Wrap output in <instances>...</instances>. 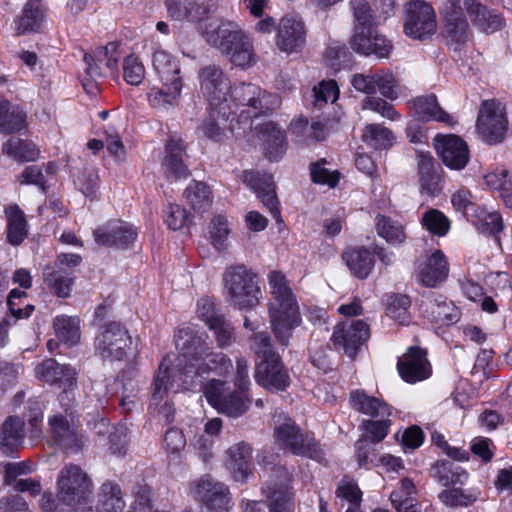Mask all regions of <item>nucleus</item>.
I'll return each instance as SVG.
<instances>
[{"mask_svg":"<svg viewBox=\"0 0 512 512\" xmlns=\"http://www.w3.org/2000/svg\"><path fill=\"white\" fill-rule=\"evenodd\" d=\"M179 351L174 364L169 366L165 358L156 373L149 410L161 416L166 423L174 420V407L169 400L170 392L180 389L190 390L195 387L198 376L211 371L219 374L228 372L232 362L222 352H215L204 331L194 327L179 329L176 339Z\"/></svg>","mask_w":512,"mask_h":512,"instance_id":"1","label":"nucleus"},{"mask_svg":"<svg viewBox=\"0 0 512 512\" xmlns=\"http://www.w3.org/2000/svg\"><path fill=\"white\" fill-rule=\"evenodd\" d=\"M56 495L45 492L40 500L42 512H93L81 509L93 494V482L78 465H65L56 480Z\"/></svg>","mask_w":512,"mask_h":512,"instance_id":"2","label":"nucleus"},{"mask_svg":"<svg viewBox=\"0 0 512 512\" xmlns=\"http://www.w3.org/2000/svg\"><path fill=\"white\" fill-rule=\"evenodd\" d=\"M267 279L271 294L268 302L271 330L277 341L287 347L294 329L302 323L300 308L296 296L282 272L271 271Z\"/></svg>","mask_w":512,"mask_h":512,"instance_id":"3","label":"nucleus"},{"mask_svg":"<svg viewBox=\"0 0 512 512\" xmlns=\"http://www.w3.org/2000/svg\"><path fill=\"white\" fill-rule=\"evenodd\" d=\"M152 66L161 87H153L150 90L148 101L152 107L166 110L179 101L184 85L180 75L181 65L179 60L168 52L157 50L152 56Z\"/></svg>","mask_w":512,"mask_h":512,"instance_id":"4","label":"nucleus"},{"mask_svg":"<svg viewBox=\"0 0 512 512\" xmlns=\"http://www.w3.org/2000/svg\"><path fill=\"white\" fill-rule=\"evenodd\" d=\"M205 39L238 67H249L255 62L252 41L236 22L222 21L214 30L205 33Z\"/></svg>","mask_w":512,"mask_h":512,"instance_id":"5","label":"nucleus"},{"mask_svg":"<svg viewBox=\"0 0 512 512\" xmlns=\"http://www.w3.org/2000/svg\"><path fill=\"white\" fill-rule=\"evenodd\" d=\"M223 292L227 301L238 309L256 306L262 292L257 275L244 265H232L223 274Z\"/></svg>","mask_w":512,"mask_h":512,"instance_id":"6","label":"nucleus"},{"mask_svg":"<svg viewBox=\"0 0 512 512\" xmlns=\"http://www.w3.org/2000/svg\"><path fill=\"white\" fill-rule=\"evenodd\" d=\"M273 423L275 441L281 448L293 455L309 457L317 461L323 459V452L315 440L310 435L302 433L295 421L283 411H275Z\"/></svg>","mask_w":512,"mask_h":512,"instance_id":"7","label":"nucleus"},{"mask_svg":"<svg viewBox=\"0 0 512 512\" xmlns=\"http://www.w3.org/2000/svg\"><path fill=\"white\" fill-rule=\"evenodd\" d=\"M257 458L260 465L273 472L262 488L268 500L269 512H293L294 504L288 489V470L283 466H276L277 455L269 451H262Z\"/></svg>","mask_w":512,"mask_h":512,"instance_id":"8","label":"nucleus"},{"mask_svg":"<svg viewBox=\"0 0 512 512\" xmlns=\"http://www.w3.org/2000/svg\"><path fill=\"white\" fill-rule=\"evenodd\" d=\"M280 98L276 94H270L252 83H241L231 87L228 95V103L236 112L238 107H248L241 114L247 113L246 118H257L260 114H266L280 106Z\"/></svg>","mask_w":512,"mask_h":512,"instance_id":"9","label":"nucleus"},{"mask_svg":"<svg viewBox=\"0 0 512 512\" xmlns=\"http://www.w3.org/2000/svg\"><path fill=\"white\" fill-rule=\"evenodd\" d=\"M207 401L220 413L229 417L242 416L250 406L247 390H230L229 385L221 380L212 379L204 386Z\"/></svg>","mask_w":512,"mask_h":512,"instance_id":"10","label":"nucleus"},{"mask_svg":"<svg viewBox=\"0 0 512 512\" xmlns=\"http://www.w3.org/2000/svg\"><path fill=\"white\" fill-rule=\"evenodd\" d=\"M439 11L443 18L442 34L454 50L461 49L470 39L471 30L461 0H439Z\"/></svg>","mask_w":512,"mask_h":512,"instance_id":"11","label":"nucleus"},{"mask_svg":"<svg viewBox=\"0 0 512 512\" xmlns=\"http://www.w3.org/2000/svg\"><path fill=\"white\" fill-rule=\"evenodd\" d=\"M132 336L118 322H110L103 326L95 338V351L103 359L122 361L132 352Z\"/></svg>","mask_w":512,"mask_h":512,"instance_id":"12","label":"nucleus"},{"mask_svg":"<svg viewBox=\"0 0 512 512\" xmlns=\"http://www.w3.org/2000/svg\"><path fill=\"white\" fill-rule=\"evenodd\" d=\"M481 139L488 144L501 142L508 130L504 106L496 100L482 102L476 123Z\"/></svg>","mask_w":512,"mask_h":512,"instance_id":"13","label":"nucleus"},{"mask_svg":"<svg viewBox=\"0 0 512 512\" xmlns=\"http://www.w3.org/2000/svg\"><path fill=\"white\" fill-rule=\"evenodd\" d=\"M436 15L430 4L412 0L405 5L404 31L411 38L424 40L436 32Z\"/></svg>","mask_w":512,"mask_h":512,"instance_id":"14","label":"nucleus"},{"mask_svg":"<svg viewBox=\"0 0 512 512\" xmlns=\"http://www.w3.org/2000/svg\"><path fill=\"white\" fill-rule=\"evenodd\" d=\"M350 82L356 91L366 95L379 91L383 97L390 100L399 96L398 80L390 70L379 69L356 73L351 76Z\"/></svg>","mask_w":512,"mask_h":512,"instance_id":"15","label":"nucleus"},{"mask_svg":"<svg viewBox=\"0 0 512 512\" xmlns=\"http://www.w3.org/2000/svg\"><path fill=\"white\" fill-rule=\"evenodd\" d=\"M200 91L209 105L214 107L228 103L231 82L224 70L216 64H208L198 71Z\"/></svg>","mask_w":512,"mask_h":512,"instance_id":"16","label":"nucleus"},{"mask_svg":"<svg viewBox=\"0 0 512 512\" xmlns=\"http://www.w3.org/2000/svg\"><path fill=\"white\" fill-rule=\"evenodd\" d=\"M190 493L194 499L202 502L209 510L226 512L231 505L228 487L210 476H203L190 484Z\"/></svg>","mask_w":512,"mask_h":512,"instance_id":"17","label":"nucleus"},{"mask_svg":"<svg viewBox=\"0 0 512 512\" xmlns=\"http://www.w3.org/2000/svg\"><path fill=\"white\" fill-rule=\"evenodd\" d=\"M370 337L369 326L362 320L345 321L335 326L331 341L336 349H343L350 358Z\"/></svg>","mask_w":512,"mask_h":512,"instance_id":"18","label":"nucleus"},{"mask_svg":"<svg viewBox=\"0 0 512 512\" xmlns=\"http://www.w3.org/2000/svg\"><path fill=\"white\" fill-rule=\"evenodd\" d=\"M351 46L358 53L378 58L388 57L392 50L390 41L379 34L374 25L355 26Z\"/></svg>","mask_w":512,"mask_h":512,"instance_id":"19","label":"nucleus"},{"mask_svg":"<svg viewBox=\"0 0 512 512\" xmlns=\"http://www.w3.org/2000/svg\"><path fill=\"white\" fill-rule=\"evenodd\" d=\"M243 183L253 190L270 214L278 222H282L279 200L275 192L272 176L258 171H244L242 174Z\"/></svg>","mask_w":512,"mask_h":512,"instance_id":"20","label":"nucleus"},{"mask_svg":"<svg viewBox=\"0 0 512 512\" xmlns=\"http://www.w3.org/2000/svg\"><path fill=\"white\" fill-rule=\"evenodd\" d=\"M255 379L259 385L272 392L284 391L291 383V378L279 355L260 360L256 366Z\"/></svg>","mask_w":512,"mask_h":512,"instance_id":"21","label":"nucleus"},{"mask_svg":"<svg viewBox=\"0 0 512 512\" xmlns=\"http://www.w3.org/2000/svg\"><path fill=\"white\" fill-rule=\"evenodd\" d=\"M397 369L401 378L408 383L423 381L431 375L426 351L416 346L408 348L399 358Z\"/></svg>","mask_w":512,"mask_h":512,"instance_id":"22","label":"nucleus"},{"mask_svg":"<svg viewBox=\"0 0 512 512\" xmlns=\"http://www.w3.org/2000/svg\"><path fill=\"white\" fill-rule=\"evenodd\" d=\"M472 26L484 34H493L501 30L505 21L496 10L488 8L478 0H461Z\"/></svg>","mask_w":512,"mask_h":512,"instance_id":"23","label":"nucleus"},{"mask_svg":"<svg viewBox=\"0 0 512 512\" xmlns=\"http://www.w3.org/2000/svg\"><path fill=\"white\" fill-rule=\"evenodd\" d=\"M185 149V144L181 138L171 136L168 139L165 146V156L161 164L162 172L167 181L175 182L190 176L184 161Z\"/></svg>","mask_w":512,"mask_h":512,"instance_id":"24","label":"nucleus"},{"mask_svg":"<svg viewBox=\"0 0 512 512\" xmlns=\"http://www.w3.org/2000/svg\"><path fill=\"white\" fill-rule=\"evenodd\" d=\"M435 149L443 163L455 170L463 169L469 160V149L464 140L456 135H437Z\"/></svg>","mask_w":512,"mask_h":512,"instance_id":"25","label":"nucleus"},{"mask_svg":"<svg viewBox=\"0 0 512 512\" xmlns=\"http://www.w3.org/2000/svg\"><path fill=\"white\" fill-rule=\"evenodd\" d=\"M165 4L171 19L199 23L208 18L215 0H166Z\"/></svg>","mask_w":512,"mask_h":512,"instance_id":"26","label":"nucleus"},{"mask_svg":"<svg viewBox=\"0 0 512 512\" xmlns=\"http://www.w3.org/2000/svg\"><path fill=\"white\" fill-rule=\"evenodd\" d=\"M93 235L99 245L125 249L135 241L137 232L129 223L111 221L97 228Z\"/></svg>","mask_w":512,"mask_h":512,"instance_id":"27","label":"nucleus"},{"mask_svg":"<svg viewBox=\"0 0 512 512\" xmlns=\"http://www.w3.org/2000/svg\"><path fill=\"white\" fill-rule=\"evenodd\" d=\"M306 43V30L303 22L295 17L286 16L281 19L276 45L286 53L298 52Z\"/></svg>","mask_w":512,"mask_h":512,"instance_id":"28","label":"nucleus"},{"mask_svg":"<svg viewBox=\"0 0 512 512\" xmlns=\"http://www.w3.org/2000/svg\"><path fill=\"white\" fill-rule=\"evenodd\" d=\"M413 115L420 121H437L452 126L455 122L438 103L434 94L418 96L408 102Z\"/></svg>","mask_w":512,"mask_h":512,"instance_id":"29","label":"nucleus"},{"mask_svg":"<svg viewBox=\"0 0 512 512\" xmlns=\"http://www.w3.org/2000/svg\"><path fill=\"white\" fill-rule=\"evenodd\" d=\"M35 375L47 383L58 387L76 385V371L69 365H61L54 359H46L35 368Z\"/></svg>","mask_w":512,"mask_h":512,"instance_id":"30","label":"nucleus"},{"mask_svg":"<svg viewBox=\"0 0 512 512\" xmlns=\"http://www.w3.org/2000/svg\"><path fill=\"white\" fill-rule=\"evenodd\" d=\"M46 25V9L40 0H28L15 20L18 35L40 33Z\"/></svg>","mask_w":512,"mask_h":512,"instance_id":"31","label":"nucleus"},{"mask_svg":"<svg viewBox=\"0 0 512 512\" xmlns=\"http://www.w3.org/2000/svg\"><path fill=\"white\" fill-rule=\"evenodd\" d=\"M210 106L208 117L204 120L202 130L204 135L214 141H221L226 136L228 129L227 122L230 117L235 114L231 104H224L214 107ZM229 129L233 132L234 127L231 125Z\"/></svg>","mask_w":512,"mask_h":512,"instance_id":"32","label":"nucleus"},{"mask_svg":"<svg viewBox=\"0 0 512 512\" xmlns=\"http://www.w3.org/2000/svg\"><path fill=\"white\" fill-rule=\"evenodd\" d=\"M254 129L267 150L270 160L277 161L285 152V136L273 122L256 123Z\"/></svg>","mask_w":512,"mask_h":512,"instance_id":"33","label":"nucleus"},{"mask_svg":"<svg viewBox=\"0 0 512 512\" xmlns=\"http://www.w3.org/2000/svg\"><path fill=\"white\" fill-rule=\"evenodd\" d=\"M251 447L245 442L231 446L228 451V466L232 470L233 477L238 482H245L252 474L250 468Z\"/></svg>","mask_w":512,"mask_h":512,"instance_id":"34","label":"nucleus"},{"mask_svg":"<svg viewBox=\"0 0 512 512\" xmlns=\"http://www.w3.org/2000/svg\"><path fill=\"white\" fill-rule=\"evenodd\" d=\"M448 264L441 251H435L428 258L419 272L421 283L427 287H435L448 276Z\"/></svg>","mask_w":512,"mask_h":512,"instance_id":"35","label":"nucleus"},{"mask_svg":"<svg viewBox=\"0 0 512 512\" xmlns=\"http://www.w3.org/2000/svg\"><path fill=\"white\" fill-rule=\"evenodd\" d=\"M425 313L431 321L442 325L456 323L460 318L459 309L442 296L429 300L425 304Z\"/></svg>","mask_w":512,"mask_h":512,"instance_id":"36","label":"nucleus"},{"mask_svg":"<svg viewBox=\"0 0 512 512\" xmlns=\"http://www.w3.org/2000/svg\"><path fill=\"white\" fill-rule=\"evenodd\" d=\"M124 507L120 486L110 480L103 482L99 488L97 512H123Z\"/></svg>","mask_w":512,"mask_h":512,"instance_id":"37","label":"nucleus"},{"mask_svg":"<svg viewBox=\"0 0 512 512\" xmlns=\"http://www.w3.org/2000/svg\"><path fill=\"white\" fill-rule=\"evenodd\" d=\"M24 436V422L19 417H8L0 432V449L5 454L12 453L23 442Z\"/></svg>","mask_w":512,"mask_h":512,"instance_id":"38","label":"nucleus"},{"mask_svg":"<svg viewBox=\"0 0 512 512\" xmlns=\"http://www.w3.org/2000/svg\"><path fill=\"white\" fill-rule=\"evenodd\" d=\"M418 174L421 192L435 196L440 190V176L432 156L426 154L418 156Z\"/></svg>","mask_w":512,"mask_h":512,"instance_id":"39","label":"nucleus"},{"mask_svg":"<svg viewBox=\"0 0 512 512\" xmlns=\"http://www.w3.org/2000/svg\"><path fill=\"white\" fill-rule=\"evenodd\" d=\"M51 433L55 443L65 450H79L81 442L77 435L70 429L69 423L65 417L55 415L49 419Z\"/></svg>","mask_w":512,"mask_h":512,"instance_id":"40","label":"nucleus"},{"mask_svg":"<svg viewBox=\"0 0 512 512\" xmlns=\"http://www.w3.org/2000/svg\"><path fill=\"white\" fill-rule=\"evenodd\" d=\"M350 400L352 406L357 411L374 418H385L390 416L388 405L378 398L366 395L364 392L356 390L351 392Z\"/></svg>","mask_w":512,"mask_h":512,"instance_id":"41","label":"nucleus"},{"mask_svg":"<svg viewBox=\"0 0 512 512\" xmlns=\"http://www.w3.org/2000/svg\"><path fill=\"white\" fill-rule=\"evenodd\" d=\"M25 113L0 96V133L12 134L25 126Z\"/></svg>","mask_w":512,"mask_h":512,"instance_id":"42","label":"nucleus"},{"mask_svg":"<svg viewBox=\"0 0 512 512\" xmlns=\"http://www.w3.org/2000/svg\"><path fill=\"white\" fill-rule=\"evenodd\" d=\"M343 259L354 276L365 279L374 267V258L365 248L355 249L343 254Z\"/></svg>","mask_w":512,"mask_h":512,"instance_id":"43","label":"nucleus"},{"mask_svg":"<svg viewBox=\"0 0 512 512\" xmlns=\"http://www.w3.org/2000/svg\"><path fill=\"white\" fill-rule=\"evenodd\" d=\"M43 275L45 283L58 297L66 298L70 295L74 283L73 271L62 267L46 268Z\"/></svg>","mask_w":512,"mask_h":512,"instance_id":"44","label":"nucleus"},{"mask_svg":"<svg viewBox=\"0 0 512 512\" xmlns=\"http://www.w3.org/2000/svg\"><path fill=\"white\" fill-rule=\"evenodd\" d=\"M54 330L58 339L73 346L80 340L79 318L60 315L54 319Z\"/></svg>","mask_w":512,"mask_h":512,"instance_id":"45","label":"nucleus"},{"mask_svg":"<svg viewBox=\"0 0 512 512\" xmlns=\"http://www.w3.org/2000/svg\"><path fill=\"white\" fill-rule=\"evenodd\" d=\"M2 152L18 162L34 161L39 156L35 144L19 138H10L5 142Z\"/></svg>","mask_w":512,"mask_h":512,"instance_id":"46","label":"nucleus"},{"mask_svg":"<svg viewBox=\"0 0 512 512\" xmlns=\"http://www.w3.org/2000/svg\"><path fill=\"white\" fill-rule=\"evenodd\" d=\"M376 230L380 237L392 245H400L406 240L404 226L390 217L378 215L376 217Z\"/></svg>","mask_w":512,"mask_h":512,"instance_id":"47","label":"nucleus"},{"mask_svg":"<svg viewBox=\"0 0 512 512\" xmlns=\"http://www.w3.org/2000/svg\"><path fill=\"white\" fill-rule=\"evenodd\" d=\"M184 196L191 208L197 212H205L212 204L209 187L198 181H193L184 191Z\"/></svg>","mask_w":512,"mask_h":512,"instance_id":"48","label":"nucleus"},{"mask_svg":"<svg viewBox=\"0 0 512 512\" xmlns=\"http://www.w3.org/2000/svg\"><path fill=\"white\" fill-rule=\"evenodd\" d=\"M7 239L12 245H19L27 236V221L17 206L7 211Z\"/></svg>","mask_w":512,"mask_h":512,"instance_id":"49","label":"nucleus"},{"mask_svg":"<svg viewBox=\"0 0 512 512\" xmlns=\"http://www.w3.org/2000/svg\"><path fill=\"white\" fill-rule=\"evenodd\" d=\"M480 495V491L476 488L461 489L450 487L444 489L439 494L441 502L450 507L468 506L474 503Z\"/></svg>","mask_w":512,"mask_h":512,"instance_id":"50","label":"nucleus"},{"mask_svg":"<svg viewBox=\"0 0 512 512\" xmlns=\"http://www.w3.org/2000/svg\"><path fill=\"white\" fill-rule=\"evenodd\" d=\"M363 141L375 149H387L393 143V133L381 124H368L362 135Z\"/></svg>","mask_w":512,"mask_h":512,"instance_id":"51","label":"nucleus"},{"mask_svg":"<svg viewBox=\"0 0 512 512\" xmlns=\"http://www.w3.org/2000/svg\"><path fill=\"white\" fill-rule=\"evenodd\" d=\"M421 224L429 233L439 237L446 235L450 229L449 219L437 209H429L423 213Z\"/></svg>","mask_w":512,"mask_h":512,"instance_id":"52","label":"nucleus"},{"mask_svg":"<svg viewBox=\"0 0 512 512\" xmlns=\"http://www.w3.org/2000/svg\"><path fill=\"white\" fill-rule=\"evenodd\" d=\"M229 232L230 228L225 217L218 215L212 219L209 226V233L215 249L218 251H223L227 248V238Z\"/></svg>","mask_w":512,"mask_h":512,"instance_id":"53","label":"nucleus"},{"mask_svg":"<svg viewBox=\"0 0 512 512\" xmlns=\"http://www.w3.org/2000/svg\"><path fill=\"white\" fill-rule=\"evenodd\" d=\"M118 47L119 44L117 42H110L104 47L97 48L90 55L94 60H97L101 65H104L109 72L113 73L118 67Z\"/></svg>","mask_w":512,"mask_h":512,"instance_id":"54","label":"nucleus"},{"mask_svg":"<svg viewBox=\"0 0 512 512\" xmlns=\"http://www.w3.org/2000/svg\"><path fill=\"white\" fill-rule=\"evenodd\" d=\"M475 226L482 232L495 235L503 229V221L497 212L480 210L475 214Z\"/></svg>","mask_w":512,"mask_h":512,"instance_id":"55","label":"nucleus"},{"mask_svg":"<svg viewBox=\"0 0 512 512\" xmlns=\"http://www.w3.org/2000/svg\"><path fill=\"white\" fill-rule=\"evenodd\" d=\"M361 108L362 110H371L389 120H397L400 118L399 113L395 110L393 105L380 97H365L361 103Z\"/></svg>","mask_w":512,"mask_h":512,"instance_id":"56","label":"nucleus"},{"mask_svg":"<svg viewBox=\"0 0 512 512\" xmlns=\"http://www.w3.org/2000/svg\"><path fill=\"white\" fill-rule=\"evenodd\" d=\"M390 424L388 417L379 418L378 420H365L362 423L366 432L363 437H366L371 443H379L386 437Z\"/></svg>","mask_w":512,"mask_h":512,"instance_id":"57","label":"nucleus"},{"mask_svg":"<svg viewBox=\"0 0 512 512\" xmlns=\"http://www.w3.org/2000/svg\"><path fill=\"white\" fill-rule=\"evenodd\" d=\"M123 76L130 85H139L145 76V68L139 59L134 55H129L124 59Z\"/></svg>","mask_w":512,"mask_h":512,"instance_id":"58","label":"nucleus"},{"mask_svg":"<svg viewBox=\"0 0 512 512\" xmlns=\"http://www.w3.org/2000/svg\"><path fill=\"white\" fill-rule=\"evenodd\" d=\"M250 349L261 358V360H267L268 358H273L278 355L274 351L271 338L266 332L253 334L250 339Z\"/></svg>","mask_w":512,"mask_h":512,"instance_id":"59","label":"nucleus"},{"mask_svg":"<svg viewBox=\"0 0 512 512\" xmlns=\"http://www.w3.org/2000/svg\"><path fill=\"white\" fill-rule=\"evenodd\" d=\"M214 332L217 345L221 349L230 347L236 342V334L232 324L225 318L209 328Z\"/></svg>","mask_w":512,"mask_h":512,"instance_id":"60","label":"nucleus"},{"mask_svg":"<svg viewBox=\"0 0 512 512\" xmlns=\"http://www.w3.org/2000/svg\"><path fill=\"white\" fill-rule=\"evenodd\" d=\"M410 304L408 296L396 295L387 306V315L402 325L406 324L409 321L408 308Z\"/></svg>","mask_w":512,"mask_h":512,"instance_id":"61","label":"nucleus"},{"mask_svg":"<svg viewBox=\"0 0 512 512\" xmlns=\"http://www.w3.org/2000/svg\"><path fill=\"white\" fill-rule=\"evenodd\" d=\"M98 183V173L92 169H84L74 179V185L87 197L95 196Z\"/></svg>","mask_w":512,"mask_h":512,"instance_id":"62","label":"nucleus"},{"mask_svg":"<svg viewBox=\"0 0 512 512\" xmlns=\"http://www.w3.org/2000/svg\"><path fill=\"white\" fill-rule=\"evenodd\" d=\"M197 315L208 328L225 318L224 315L216 309L215 303L209 298H201L197 302Z\"/></svg>","mask_w":512,"mask_h":512,"instance_id":"63","label":"nucleus"},{"mask_svg":"<svg viewBox=\"0 0 512 512\" xmlns=\"http://www.w3.org/2000/svg\"><path fill=\"white\" fill-rule=\"evenodd\" d=\"M486 184L501 193L512 190V174L506 169H496L484 177Z\"/></svg>","mask_w":512,"mask_h":512,"instance_id":"64","label":"nucleus"}]
</instances>
